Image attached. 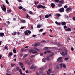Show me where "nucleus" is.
<instances>
[{
	"mask_svg": "<svg viewBox=\"0 0 75 75\" xmlns=\"http://www.w3.org/2000/svg\"><path fill=\"white\" fill-rule=\"evenodd\" d=\"M36 7L38 9H40V8H43L44 9V8H45V6L42 5H38Z\"/></svg>",
	"mask_w": 75,
	"mask_h": 75,
	"instance_id": "1",
	"label": "nucleus"
},
{
	"mask_svg": "<svg viewBox=\"0 0 75 75\" xmlns=\"http://www.w3.org/2000/svg\"><path fill=\"white\" fill-rule=\"evenodd\" d=\"M34 50L35 51L34 52H32V54H36L37 53H38V52H36V51H40L39 49L36 47L35 48Z\"/></svg>",
	"mask_w": 75,
	"mask_h": 75,
	"instance_id": "2",
	"label": "nucleus"
},
{
	"mask_svg": "<svg viewBox=\"0 0 75 75\" xmlns=\"http://www.w3.org/2000/svg\"><path fill=\"white\" fill-rule=\"evenodd\" d=\"M65 9L64 8L62 7L59 9V11L60 13H63Z\"/></svg>",
	"mask_w": 75,
	"mask_h": 75,
	"instance_id": "3",
	"label": "nucleus"
},
{
	"mask_svg": "<svg viewBox=\"0 0 75 75\" xmlns=\"http://www.w3.org/2000/svg\"><path fill=\"white\" fill-rule=\"evenodd\" d=\"M3 7H1V8H2V10L4 11V12H5L6 10V8L5 7V5H3Z\"/></svg>",
	"mask_w": 75,
	"mask_h": 75,
	"instance_id": "4",
	"label": "nucleus"
},
{
	"mask_svg": "<svg viewBox=\"0 0 75 75\" xmlns=\"http://www.w3.org/2000/svg\"><path fill=\"white\" fill-rule=\"evenodd\" d=\"M48 71H47V74L48 75H50V74L49 73H52V70H51L50 69H49Z\"/></svg>",
	"mask_w": 75,
	"mask_h": 75,
	"instance_id": "5",
	"label": "nucleus"
},
{
	"mask_svg": "<svg viewBox=\"0 0 75 75\" xmlns=\"http://www.w3.org/2000/svg\"><path fill=\"white\" fill-rule=\"evenodd\" d=\"M57 61H59L60 62H61L62 61V57H60L57 59Z\"/></svg>",
	"mask_w": 75,
	"mask_h": 75,
	"instance_id": "6",
	"label": "nucleus"
},
{
	"mask_svg": "<svg viewBox=\"0 0 75 75\" xmlns=\"http://www.w3.org/2000/svg\"><path fill=\"white\" fill-rule=\"evenodd\" d=\"M65 31H71L72 29L69 28H68L67 29H65Z\"/></svg>",
	"mask_w": 75,
	"mask_h": 75,
	"instance_id": "7",
	"label": "nucleus"
},
{
	"mask_svg": "<svg viewBox=\"0 0 75 75\" xmlns=\"http://www.w3.org/2000/svg\"><path fill=\"white\" fill-rule=\"evenodd\" d=\"M4 35V34L3 32L0 33V37H3Z\"/></svg>",
	"mask_w": 75,
	"mask_h": 75,
	"instance_id": "8",
	"label": "nucleus"
},
{
	"mask_svg": "<svg viewBox=\"0 0 75 75\" xmlns=\"http://www.w3.org/2000/svg\"><path fill=\"white\" fill-rule=\"evenodd\" d=\"M19 65H20L21 66V68H23V66H24V65H23V63L22 62H19L18 63Z\"/></svg>",
	"mask_w": 75,
	"mask_h": 75,
	"instance_id": "9",
	"label": "nucleus"
},
{
	"mask_svg": "<svg viewBox=\"0 0 75 75\" xmlns=\"http://www.w3.org/2000/svg\"><path fill=\"white\" fill-rule=\"evenodd\" d=\"M51 6L52 8H54V7H55V4H54L53 3H51Z\"/></svg>",
	"mask_w": 75,
	"mask_h": 75,
	"instance_id": "10",
	"label": "nucleus"
},
{
	"mask_svg": "<svg viewBox=\"0 0 75 75\" xmlns=\"http://www.w3.org/2000/svg\"><path fill=\"white\" fill-rule=\"evenodd\" d=\"M46 61H50L51 60V59L49 58V56H47V58H46Z\"/></svg>",
	"mask_w": 75,
	"mask_h": 75,
	"instance_id": "11",
	"label": "nucleus"
},
{
	"mask_svg": "<svg viewBox=\"0 0 75 75\" xmlns=\"http://www.w3.org/2000/svg\"><path fill=\"white\" fill-rule=\"evenodd\" d=\"M71 9H72V8L71 7L67 8L66 9V11H68L69 10H71Z\"/></svg>",
	"mask_w": 75,
	"mask_h": 75,
	"instance_id": "12",
	"label": "nucleus"
},
{
	"mask_svg": "<svg viewBox=\"0 0 75 75\" xmlns=\"http://www.w3.org/2000/svg\"><path fill=\"white\" fill-rule=\"evenodd\" d=\"M5 49L8 51V47L6 45L5 46Z\"/></svg>",
	"mask_w": 75,
	"mask_h": 75,
	"instance_id": "13",
	"label": "nucleus"
},
{
	"mask_svg": "<svg viewBox=\"0 0 75 75\" xmlns=\"http://www.w3.org/2000/svg\"><path fill=\"white\" fill-rule=\"evenodd\" d=\"M62 25H66V22H63L62 23Z\"/></svg>",
	"mask_w": 75,
	"mask_h": 75,
	"instance_id": "14",
	"label": "nucleus"
},
{
	"mask_svg": "<svg viewBox=\"0 0 75 75\" xmlns=\"http://www.w3.org/2000/svg\"><path fill=\"white\" fill-rule=\"evenodd\" d=\"M24 33L25 35H28V32L27 31V30L25 31Z\"/></svg>",
	"mask_w": 75,
	"mask_h": 75,
	"instance_id": "15",
	"label": "nucleus"
},
{
	"mask_svg": "<svg viewBox=\"0 0 75 75\" xmlns=\"http://www.w3.org/2000/svg\"><path fill=\"white\" fill-rule=\"evenodd\" d=\"M34 51V49H32L31 50H29V52H30V53H31V52Z\"/></svg>",
	"mask_w": 75,
	"mask_h": 75,
	"instance_id": "16",
	"label": "nucleus"
},
{
	"mask_svg": "<svg viewBox=\"0 0 75 75\" xmlns=\"http://www.w3.org/2000/svg\"><path fill=\"white\" fill-rule=\"evenodd\" d=\"M64 51H65V54L67 55V54H68V50L67 49L64 50Z\"/></svg>",
	"mask_w": 75,
	"mask_h": 75,
	"instance_id": "17",
	"label": "nucleus"
},
{
	"mask_svg": "<svg viewBox=\"0 0 75 75\" xmlns=\"http://www.w3.org/2000/svg\"><path fill=\"white\" fill-rule=\"evenodd\" d=\"M55 23L56 24L58 25H61V23L58 22L57 21L55 22Z\"/></svg>",
	"mask_w": 75,
	"mask_h": 75,
	"instance_id": "18",
	"label": "nucleus"
},
{
	"mask_svg": "<svg viewBox=\"0 0 75 75\" xmlns=\"http://www.w3.org/2000/svg\"><path fill=\"white\" fill-rule=\"evenodd\" d=\"M27 56V54H25V55L23 57V59H25V58Z\"/></svg>",
	"mask_w": 75,
	"mask_h": 75,
	"instance_id": "19",
	"label": "nucleus"
},
{
	"mask_svg": "<svg viewBox=\"0 0 75 75\" xmlns=\"http://www.w3.org/2000/svg\"><path fill=\"white\" fill-rule=\"evenodd\" d=\"M13 52L14 53H16L17 52V50H16V49L14 48L13 50Z\"/></svg>",
	"mask_w": 75,
	"mask_h": 75,
	"instance_id": "20",
	"label": "nucleus"
},
{
	"mask_svg": "<svg viewBox=\"0 0 75 75\" xmlns=\"http://www.w3.org/2000/svg\"><path fill=\"white\" fill-rule=\"evenodd\" d=\"M54 55V53H52L49 55V57H50H50H52V56H53Z\"/></svg>",
	"mask_w": 75,
	"mask_h": 75,
	"instance_id": "21",
	"label": "nucleus"
},
{
	"mask_svg": "<svg viewBox=\"0 0 75 75\" xmlns=\"http://www.w3.org/2000/svg\"><path fill=\"white\" fill-rule=\"evenodd\" d=\"M40 45V43H38L37 44H35V46H36V47H38Z\"/></svg>",
	"mask_w": 75,
	"mask_h": 75,
	"instance_id": "22",
	"label": "nucleus"
},
{
	"mask_svg": "<svg viewBox=\"0 0 75 75\" xmlns=\"http://www.w3.org/2000/svg\"><path fill=\"white\" fill-rule=\"evenodd\" d=\"M61 55H62V56H64L65 55V52H62V53H60Z\"/></svg>",
	"mask_w": 75,
	"mask_h": 75,
	"instance_id": "23",
	"label": "nucleus"
},
{
	"mask_svg": "<svg viewBox=\"0 0 75 75\" xmlns=\"http://www.w3.org/2000/svg\"><path fill=\"white\" fill-rule=\"evenodd\" d=\"M45 61H46V59L45 58H43L42 60V61H43V62H45Z\"/></svg>",
	"mask_w": 75,
	"mask_h": 75,
	"instance_id": "24",
	"label": "nucleus"
},
{
	"mask_svg": "<svg viewBox=\"0 0 75 75\" xmlns=\"http://www.w3.org/2000/svg\"><path fill=\"white\" fill-rule=\"evenodd\" d=\"M34 68V65H33L32 66L30 67V69H33Z\"/></svg>",
	"mask_w": 75,
	"mask_h": 75,
	"instance_id": "25",
	"label": "nucleus"
},
{
	"mask_svg": "<svg viewBox=\"0 0 75 75\" xmlns=\"http://www.w3.org/2000/svg\"><path fill=\"white\" fill-rule=\"evenodd\" d=\"M56 44L57 45H58L59 46H62V45H61V44H60V43H59V42H57Z\"/></svg>",
	"mask_w": 75,
	"mask_h": 75,
	"instance_id": "26",
	"label": "nucleus"
},
{
	"mask_svg": "<svg viewBox=\"0 0 75 75\" xmlns=\"http://www.w3.org/2000/svg\"><path fill=\"white\" fill-rule=\"evenodd\" d=\"M48 17H49V16L47 15H46L45 16V18H48Z\"/></svg>",
	"mask_w": 75,
	"mask_h": 75,
	"instance_id": "27",
	"label": "nucleus"
},
{
	"mask_svg": "<svg viewBox=\"0 0 75 75\" xmlns=\"http://www.w3.org/2000/svg\"><path fill=\"white\" fill-rule=\"evenodd\" d=\"M21 22H22L23 23H25V20H21Z\"/></svg>",
	"mask_w": 75,
	"mask_h": 75,
	"instance_id": "28",
	"label": "nucleus"
},
{
	"mask_svg": "<svg viewBox=\"0 0 75 75\" xmlns=\"http://www.w3.org/2000/svg\"><path fill=\"white\" fill-rule=\"evenodd\" d=\"M59 3L61 4H63V3H64V1L63 0H62L61 1H59Z\"/></svg>",
	"mask_w": 75,
	"mask_h": 75,
	"instance_id": "29",
	"label": "nucleus"
},
{
	"mask_svg": "<svg viewBox=\"0 0 75 75\" xmlns=\"http://www.w3.org/2000/svg\"><path fill=\"white\" fill-rule=\"evenodd\" d=\"M56 16L57 17H60L61 16V14H57Z\"/></svg>",
	"mask_w": 75,
	"mask_h": 75,
	"instance_id": "30",
	"label": "nucleus"
},
{
	"mask_svg": "<svg viewBox=\"0 0 75 75\" xmlns=\"http://www.w3.org/2000/svg\"><path fill=\"white\" fill-rule=\"evenodd\" d=\"M16 69L17 70V71H18L20 69V67H16Z\"/></svg>",
	"mask_w": 75,
	"mask_h": 75,
	"instance_id": "31",
	"label": "nucleus"
},
{
	"mask_svg": "<svg viewBox=\"0 0 75 75\" xmlns=\"http://www.w3.org/2000/svg\"><path fill=\"white\" fill-rule=\"evenodd\" d=\"M9 55L10 56H12V55H13V53L11 52H10L9 54Z\"/></svg>",
	"mask_w": 75,
	"mask_h": 75,
	"instance_id": "32",
	"label": "nucleus"
},
{
	"mask_svg": "<svg viewBox=\"0 0 75 75\" xmlns=\"http://www.w3.org/2000/svg\"><path fill=\"white\" fill-rule=\"evenodd\" d=\"M21 52H24V48L21 49Z\"/></svg>",
	"mask_w": 75,
	"mask_h": 75,
	"instance_id": "33",
	"label": "nucleus"
},
{
	"mask_svg": "<svg viewBox=\"0 0 75 75\" xmlns=\"http://www.w3.org/2000/svg\"><path fill=\"white\" fill-rule=\"evenodd\" d=\"M62 6V4H58V6L59 7H61Z\"/></svg>",
	"mask_w": 75,
	"mask_h": 75,
	"instance_id": "34",
	"label": "nucleus"
},
{
	"mask_svg": "<svg viewBox=\"0 0 75 75\" xmlns=\"http://www.w3.org/2000/svg\"><path fill=\"white\" fill-rule=\"evenodd\" d=\"M44 31L43 29H41L39 30V31L40 32H42V31Z\"/></svg>",
	"mask_w": 75,
	"mask_h": 75,
	"instance_id": "35",
	"label": "nucleus"
},
{
	"mask_svg": "<svg viewBox=\"0 0 75 75\" xmlns=\"http://www.w3.org/2000/svg\"><path fill=\"white\" fill-rule=\"evenodd\" d=\"M63 68H64V69H65L66 68V65H65V64H63Z\"/></svg>",
	"mask_w": 75,
	"mask_h": 75,
	"instance_id": "36",
	"label": "nucleus"
},
{
	"mask_svg": "<svg viewBox=\"0 0 75 75\" xmlns=\"http://www.w3.org/2000/svg\"><path fill=\"white\" fill-rule=\"evenodd\" d=\"M15 65V64L14 63H11V66L12 67H14Z\"/></svg>",
	"mask_w": 75,
	"mask_h": 75,
	"instance_id": "37",
	"label": "nucleus"
},
{
	"mask_svg": "<svg viewBox=\"0 0 75 75\" xmlns=\"http://www.w3.org/2000/svg\"><path fill=\"white\" fill-rule=\"evenodd\" d=\"M27 31L28 32V34H30L31 33V32L30 30H27Z\"/></svg>",
	"mask_w": 75,
	"mask_h": 75,
	"instance_id": "38",
	"label": "nucleus"
},
{
	"mask_svg": "<svg viewBox=\"0 0 75 75\" xmlns=\"http://www.w3.org/2000/svg\"><path fill=\"white\" fill-rule=\"evenodd\" d=\"M60 67L61 68H62V65H63L62 63L60 64Z\"/></svg>",
	"mask_w": 75,
	"mask_h": 75,
	"instance_id": "39",
	"label": "nucleus"
},
{
	"mask_svg": "<svg viewBox=\"0 0 75 75\" xmlns=\"http://www.w3.org/2000/svg\"><path fill=\"white\" fill-rule=\"evenodd\" d=\"M48 48V47H45V48H44V50H47Z\"/></svg>",
	"mask_w": 75,
	"mask_h": 75,
	"instance_id": "40",
	"label": "nucleus"
},
{
	"mask_svg": "<svg viewBox=\"0 0 75 75\" xmlns=\"http://www.w3.org/2000/svg\"><path fill=\"white\" fill-rule=\"evenodd\" d=\"M19 8L20 10H21L22 9H23V7H22V6L19 7Z\"/></svg>",
	"mask_w": 75,
	"mask_h": 75,
	"instance_id": "41",
	"label": "nucleus"
},
{
	"mask_svg": "<svg viewBox=\"0 0 75 75\" xmlns=\"http://www.w3.org/2000/svg\"><path fill=\"white\" fill-rule=\"evenodd\" d=\"M45 52H46L47 53H51V51H45Z\"/></svg>",
	"mask_w": 75,
	"mask_h": 75,
	"instance_id": "42",
	"label": "nucleus"
},
{
	"mask_svg": "<svg viewBox=\"0 0 75 75\" xmlns=\"http://www.w3.org/2000/svg\"><path fill=\"white\" fill-rule=\"evenodd\" d=\"M41 26L40 25H38V26H37V28H40Z\"/></svg>",
	"mask_w": 75,
	"mask_h": 75,
	"instance_id": "43",
	"label": "nucleus"
},
{
	"mask_svg": "<svg viewBox=\"0 0 75 75\" xmlns=\"http://www.w3.org/2000/svg\"><path fill=\"white\" fill-rule=\"evenodd\" d=\"M6 3H7V4H9V2H8V0H6Z\"/></svg>",
	"mask_w": 75,
	"mask_h": 75,
	"instance_id": "44",
	"label": "nucleus"
},
{
	"mask_svg": "<svg viewBox=\"0 0 75 75\" xmlns=\"http://www.w3.org/2000/svg\"><path fill=\"white\" fill-rule=\"evenodd\" d=\"M22 10L23 11H26V10L25 9V8H23V9H22Z\"/></svg>",
	"mask_w": 75,
	"mask_h": 75,
	"instance_id": "45",
	"label": "nucleus"
},
{
	"mask_svg": "<svg viewBox=\"0 0 75 75\" xmlns=\"http://www.w3.org/2000/svg\"><path fill=\"white\" fill-rule=\"evenodd\" d=\"M27 50H28V49L24 48V52L26 51H27Z\"/></svg>",
	"mask_w": 75,
	"mask_h": 75,
	"instance_id": "46",
	"label": "nucleus"
},
{
	"mask_svg": "<svg viewBox=\"0 0 75 75\" xmlns=\"http://www.w3.org/2000/svg\"><path fill=\"white\" fill-rule=\"evenodd\" d=\"M36 54H35V55H31L30 56L31 58H33V57H35V55H36Z\"/></svg>",
	"mask_w": 75,
	"mask_h": 75,
	"instance_id": "47",
	"label": "nucleus"
},
{
	"mask_svg": "<svg viewBox=\"0 0 75 75\" xmlns=\"http://www.w3.org/2000/svg\"><path fill=\"white\" fill-rule=\"evenodd\" d=\"M54 1L55 2H57L58 3L59 2V0H54Z\"/></svg>",
	"mask_w": 75,
	"mask_h": 75,
	"instance_id": "48",
	"label": "nucleus"
},
{
	"mask_svg": "<svg viewBox=\"0 0 75 75\" xmlns=\"http://www.w3.org/2000/svg\"><path fill=\"white\" fill-rule=\"evenodd\" d=\"M17 34V32H15L13 33V35H16Z\"/></svg>",
	"mask_w": 75,
	"mask_h": 75,
	"instance_id": "49",
	"label": "nucleus"
},
{
	"mask_svg": "<svg viewBox=\"0 0 75 75\" xmlns=\"http://www.w3.org/2000/svg\"><path fill=\"white\" fill-rule=\"evenodd\" d=\"M56 68L57 69H59V66H56Z\"/></svg>",
	"mask_w": 75,
	"mask_h": 75,
	"instance_id": "50",
	"label": "nucleus"
},
{
	"mask_svg": "<svg viewBox=\"0 0 75 75\" xmlns=\"http://www.w3.org/2000/svg\"><path fill=\"white\" fill-rule=\"evenodd\" d=\"M64 59L65 61H67V60H68V58H65Z\"/></svg>",
	"mask_w": 75,
	"mask_h": 75,
	"instance_id": "51",
	"label": "nucleus"
},
{
	"mask_svg": "<svg viewBox=\"0 0 75 75\" xmlns=\"http://www.w3.org/2000/svg\"><path fill=\"white\" fill-rule=\"evenodd\" d=\"M41 71H43L44 70V69L42 68H41L39 69Z\"/></svg>",
	"mask_w": 75,
	"mask_h": 75,
	"instance_id": "52",
	"label": "nucleus"
},
{
	"mask_svg": "<svg viewBox=\"0 0 75 75\" xmlns=\"http://www.w3.org/2000/svg\"><path fill=\"white\" fill-rule=\"evenodd\" d=\"M29 13L30 14H33V13H32V12L31 11H29Z\"/></svg>",
	"mask_w": 75,
	"mask_h": 75,
	"instance_id": "53",
	"label": "nucleus"
},
{
	"mask_svg": "<svg viewBox=\"0 0 75 75\" xmlns=\"http://www.w3.org/2000/svg\"><path fill=\"white\" fill-rule=\"evenodd\" d=\"M64 28V29H65V28H67V26L66 25H65L63 27Z\"/></svg>",
	"mask_w": 75,
	"mask_h": 75,
	"instance_id": "54",
	"label": "nucleus"
},
{
	"mask_svg": "<svg viewBox=\"0 0 75 75\" xmlns=\"http://www.w3.org/2000/svg\"><path fill=\"white\" fill-rule=\"evenodd\" d=\"M24 27H21L20 28V29H24Z\"/></svg>",
	"mask_w": 75,
	"mask_h": 75,
	"instance_id": "55",
	"label": "nucleus"
},
{
	"mask_svg": "<svg viewBox=\"0 0 75 75\" xmlns=\"http://www.w3.org/2000/svg\"><path fill=\"white\" fill-rule=\"evenodd\" d=\"M59 50L60 51V52H61V51H62L63 50H62V49H59Z\"/></svg>",
	"mask_w": 75,
	"mask_h": 75,
	"instance_id": "56",
	"label": "nucleus"
},
{
	"mask_svg": "<svg viewBox=\"0 0 75 75\" xmlns=\"http://www.w3.org/2000/svg\"><path fill=\"white\" fill-rule=\"evenodd\" d=\"M18 35L19 34H20V33L19 32H18L17 33Z\"/></svg>",
	"mask_w": 75,
	"mask_h": 75,
	"instance_id": "57",
	"label": "nucleus"
},
{
	"mask_svg": "<svg viewBox=\"0 0 75 75\" xmlns=\"http://www.w3.org/2000/svg\"><path fill=\"white\" fill-rule=\"evenodd\" d=\"M23 54H21L20 55V57H22V56H23Z\"/></svg>",
	"mask_w": 75,
	"mask_h": 75,
	"instance_id": "58",
	"label": "nucleus"
},
{
	"mask_svg": "<svg viewBox=\"0 0 75 75\" xmlns=\"http://www.w3.org/2000/svg\"><path fill=\"white\" fill-rule=\"evenodd\" d=\"M8 13H11V10H8Z\"/></svg>",
	"mask_w": 75,
	"mask_h": 75,
	"instance_id": "59",
	"label": "nucleus"
},
{
	"mask_svg": "<svg viewBox=\"0 0 75 75\" xmlns=\"http://www.w3.org/2000/svg\"><path fill=\"white\" fill-rule=\"evenodd\" d=\"M40 55L41 56H42L44 55V54L43 53H40Z\"/></svg>",
	"mask_w": 75,
	"mask_h": 75,
	"instance_id": "60",
	"label": "nucleus"
},
{
	"mask_svg": "<svg viewBox=\"0 0 75 75\" xmlns=\"http://www.w3.org/2000/svg\"><path fill=\"white\" fill-rule=\"evenodd\" d=\"M19 71L20 72H22V71H21V69H20L19 70Z\"/></svg>",
	"mask_w": 75,
	"mask_h": 75,
	"instance_id": "61",
	"label": "nucleus"
},
{
	"mask_svg": "<svg viewBox=\"0 0 75 75\" xmlns=\"http://www.w3.org/2000/svg\"><path fill=\"white\" fill-rule=\"evenodd\" d=\"M6 75H11V74H9L8 73H6Z\"/></svg>",
	"mask_w": 75,
	"mask_h": 75,
	"instance_id": "62",
	"label": "nucleus"
},
{
	"mask_svg": "<svg viewBox=\"0 0 75 75\" xmlns=\"http://www.w3.org/2000/svg\"><path fill=\"white\" fill-rule=\"evenodd\" d=\"M71 51H74V48L73 47H71Z\"/></svg>",
	"mask_w": 75,
	"mask_h": 75,
	"instance_id": "63",
	"label": "nucleus"
},
{
	"mask_svg": "<svg viewBox=\"0 0 75 75\" xmlns=\"http://www.w3.org/2000/svg\"><path fill=\"white\" fill-rule=\"evenodd\" d=\"M73 20L75 21V17H74L73 18Z\"/></svg>",
	"mask_w": 75,
	"mask_h": 75,
	"instance_id": "64",
	"label": "nucleus"
}]
</instances>
